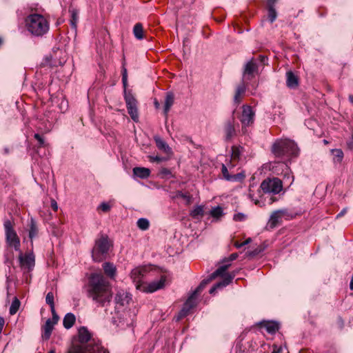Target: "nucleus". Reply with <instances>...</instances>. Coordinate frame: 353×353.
Segmentation results:
<instances>
[{
  "mask_svg": "<svg viewBox=\"0 0 353 353\" xmlns=\"http://www.w3.org/2000/svg\"><path fill=\"white\" fill-rule=\"evenodd\" d=\"M4 323H5V321H4L3 318L0 316V334L2 332L3 327L4 325Z\"/></svg>",
  "mask_w": 353,
  "mask_h": 353,
  "instance_id": "59",
  "label": "nucleus"
},
{
  "mask_svg": "<svg viewBox=\"0 0 353 353\" xmlns=\"http://www.w3.org/2000/svg\"><path fill=\"white\" fill-rule=\"evenodd\" d=\"M229 268V265H221L216 271L212 273V278H216L218 276H224L223 281L215 284L210 290V294H213L218 289H221L228 285L233 279L235 277L237 272H233L232 273H227L225 274L226 270Z\"/></svg>",
  "mask_w": 353,
  "mask_h": 353,
  "instance_id": "6",
  "label": "nucleus"
},
{
  "mask_svg": "<svg viewBox=\"0 0 353 353\" xmlns=\"http://www.w3.org/2000/svg\"><path fill=\"white\" fill-rule=\"evenodd\" d=\"M349 100L352 103H353V96L352 95H350L349 96Z\"/></svg>",
  "mask_w": 353,
  "mask_h": 353,
  "instance_id": "64",
  "label": "nucleus"
},
{
  "mask_svg": "<svg viewBox=\"0 0 353 353\" xmlns=\"http://www.w3.org/2000/svg\"><path fill=\"white\" fill-rule=\"evenodd\" d=\"M225 140H230L236 134L234 125L231 121H228L224 128Z\"/></svg>",
  "mask_w": 353,
  "mask_h": 353,
  "instance_id": "25",
  "label": "nucleus"
},
{
  "mask_svg": "<svg viewBox=\"0 0 353 353\" xmlns=\"http://www.w3.org/2000/svg\"><path fill=\"white\" fill-rule=\"evenodd\" d=\"M134 37L138 40L145 39L148 42L150 41V37L147 36L141 23H137L134 26Z\"/></svg>",
  "mask_w": 353,
  "mask_h": 353,
  "instance_id": "19",
  "label": "nucleus"
},
{
  "mask_svg": "<svg viewBox=\"0 0 353 353\" xmlns=\"http://www.w3.org/2000/svg\"><path fill=\"white\" fill-rule=\"evenodd\" d=\"M333 159L334 162L340 163L343 158V152L341 149L332 150Z\"/></svg>",
  "mask_w": 353,
  "mask_h": 353,
  "instance_id": "38",
  "label": "nucleus"
},
{
  "mask_svg": "<svg viewBox=\"0 0 353 353\" xmlns=\"http://www.w3.org/2000/svg\"><path fill=\"white\" fill-rule=\"evenodd\" d=\"M244 150L241 146H233L232 148L231 157L233 160H239L241 158Z\"/></svg>",
  "mask_w": 353,
  "mask_h": 353,
  "instance_id": "32",
  "label": "nucleus"
},
{
  "mask_svg": "<svg viewBox=\"0 0 353 353\" xmlns=\"http://www.w3.org/2000/svg\"><path fill=\"white\" fill-rule=\"evenodd\" d=\"M154 105L155 108H157V109L159 108V107H160L159 103L156 99L154 101Z\"/></svg>",
  "mask_w": 353,
  "mask_h": 353,
  "instance_id": "61",
  "label": "nucleus"
},
{
  "mask_svg": "<svg viewBox=\"0 0 353 353\" xmlns=\"http://www.w3.org/2000/svg\"><path fill=\"white\" fill-rule=\"evenodd\" d=\"M19 306H20L19 300L17 297H14V299L12 301V304L10 307V314L11 315L15 314L17 312V311L19 310Z\"/></svg>",
  "mask_w": 353,
  "mask_h": 353,
  "instance_id": "39",
  "label": "nucleus"
},
{
  "mask_svg": "<svg viewBox=\"0 0 353 353\" xmlns=\"http://www.w3.org/2000/svg\"><path fill=\"white\" fill-rule=\"evenodd\" d=\"M122 83L123 86L124 97L127 104L128 112L130 116L132 118V95L130 91H127L128 85V74L127 70L123 65L122 68Z\"/></svg>",
  "mask_w": 353,
  "mask_h": 353,
  "instance_id": "12",
  "label": "nucleus"
},
{
  "mask_svg": "<svg viewBox=\"0 0 353 353\" xmlns=\"http://www.w3.org/2000/svg\"><path fill=\"white\" fill-rule=\"evenodd\" d=\"M91 334L88 329L81 327L79 330V339L81 345H72L68 353H108V351L101 346V345L90 341Z\"/></svg>",
  "mask_w": 353,
  "mask_h": 353,
  "instance_id": "2",
  "label": "nucleus"
},
{
  "mask_svg": "<svg viewBox=\"0 0 353 353\" xmlns=\"http://www.w3.org/2000/svg\"><path fill=\"white\" fill-rule=\"evenodd\" d=\"M103 268L105 274L110 279H114L116 276L117 269L113 263L105 262L103 264Z\"/></svg>",
  "mask_w": 353,
  "mask_h": 353,
  "instance_id": "26",
  "label": "nucleus"
},
{
  "mask_svg": "<svg viewBox=\"0 0 353 353\" xmlns=\"http://www.w3.org/2000/svg\"><path fill=\"white\" fill-rule=\"evenodd\" d=\"M246 215L243 213H236L234 214L233 219L236 221H243L246 219Z\"/></svg>",
  "mask_w": 353,
  "mask_h": 353,
  "instance_id": "47",
  "label": "nucleus"
},
{
  "mask_svg": "<svg viewBox=\"0 0 353 353\" xmlns=\"http://www.w3.org/2000/svg\"><path fill=\"white\" fill-rule=\"evenodd\" d=\"M250 241H251L250 238H248V239H246L244 242H243V246L250 243Z\"/></svg>",
  "mask_w": 353,
  "mask_h": 353,
  "instance_id": "62",
  "label": "nucleus"
},
{
  "mask_svg": "<svg viewBox=\"0 0 353 353\" xmlns=\"http://www.w3.org/2000/svg\"><path fill=\"white\" fill-rule=\"evenodd\" d=\"M261 188L265 193L276 194L282 191L283 183L278 178H268L261 183Z\"/></svg>",
  "mask_w": 353,
  "mask_h": 353,
  "instance_id": "10",
  "label": "nucleus"
},
{
  "mask_svg": "<svg viewBox=\"0 0 353 353\" xmlns=\"http://www.w3.org/2000/svg\"><path fill=\"white\" fill-rule=\"evenodd\" d=\"M198 294L199 293H196V291L192 292V294L189 296V298L184 303L186 307H188L190 310H192L194 307L196 306V298Z\"/></svg>",
  "mask_w": 353,
  "mask_h": 353,
  "instance_id": "34",
  "label": "nucleus"
},
{
  "mask_svg": "<svg viewBox=\"0 0 353 353\" xmlns=\"http://www.w3.org/2000/svg\"><path fill=\"white\" fill-rule=\"evenodd\" d=\"M258 324L270 334H274L279 329V323L274 321H262Z\"/></svg>",
  "mask_w": 353,
  "mask_h": 353,
  "instance_id": "17",
  "label": "nucleus"
},
{
  "mask_svg": "<svg viewBox=\"0 0 353 353\" xmlns=\"http://www.w3.org/2000/svg\"><path fill=\"white\" fill-rule=\"evenodd\" d=\"M122 159H123V168H124L125 170L126 171V172L130 174V171H131V163L130 161H128V159H125L124 157H122Z\"/></svg>",
  "mask_w": 353,
  "mask_h": 353,
  "instance_id": "46",
  "label": "nucleus"
},
{
  "mask_svg": "<svg viewBox=\"0 0 353 353\" xmlns=\"http://www.w3.org/2000/svg\"><path fill=\"white\" fill-rule=\"evenodd\" d=\"M3 227L6 243L8 246L12 247L16 251H20V239L14 229L12 222L8 219L5 220Z\"/></svg>",
  "mask_w": 353,
  "mask_h": 353,
  "instance_id": "9",
  "label": "nucleus"
},
{
  "mask_svg": "<svg viewBox=\"0 0 353 353\" xmlns=\"http://www.w3.org/2000/svg\"><path fill=\"white\" fill-rule=\"evenodd\" d=\"M221 172L223 178L228 181H241L245 178V174L242 172L230 174L228 168L225 164H222Z\"/></svg>",
  "mask_w": 353,
  "mask_h": 353,
  "instance_id": "14",
  "label": "nucleus"
},
{
  "mask_svg": "<svg viewBox=\"0 0 353 353\" xmlns=\"http://www.w3.org/2000/svg\"><path fill=\"white\" fill-rule=\"evenodd\" d=\"M286 84L290 88H295L298 86V78L292 71L286 72Z\"/></svg>",
  "mask_w": 353,
  "mask_h": 353,
  "instance_id": "24",
  "label": "nucleus"
},
{
  "mask_svg": "<svg viewBox=\"0 0 353 353\" xmlns=\"http://www.w3.org/2000/svg\"><path fill=\"white\" fill-rule=\"evenodd\" d=\"M161 174L163 175H170L171 174L170 171L167 168H163L161 170Z\"/></svg>",
  "mask_w": 353,
  "mask_h": 353,
  "instance_id": "58",
  "label": "nucleus"
},
{
  "mask_svg": "<svg viewBox=\"0 0 353 353\" xmlns=\"http://www.w3.org/2000/svg\"><path fill=\"white\" fill-rule=\"evenodd\" d=\"M25 26L28 32L37 37H43L50 29L48 21L44 16L37 13L27 16L25 19Z\"/></svg>",
  "mask_w": 353,
  "mask_h": 353,
  "instance_id": "3",
  "label": "nucleus"
},
{
  "mask_svg": "<svg viewBox=\"0 0 353 353\" xmlns=\"http://www.w3.org/2000/svg\"><path fill=\"white\" fill-rule=\"evenodd\" d=\"M255 112L250 105H243L242 107V113L240 117V121L242 124V131L246 132L245 128L251 125L254 121Z\"/></svg>",
  "mask_w": 353,
  "mask_h": 353,
  "instance_id": "11",
  "label": "nucleus"
},
{
  "mask_svg": "<svg viewBox=\"0 0 353 353\" xmlns=\"http://www.w3.org/2000/svg\"><path fill=\"white\" fill-rule=\"evenodd\" d=\"M34 138L39 141L40 145H44V140L39 134H35Z\"/></svg>",
  "mask_w": 353,
  "mask_h": 353,
  "instance_id": "52",
  "label": "nucleus"
},
{
  "mask_svg": "<svg viewBox=\"0 0 353 353\" xmlns=\"http://www.w3.org/2000/svg\"><path fill=\"white\" fill-rule=\"evenodd\" d=\"M213 279H214V278H212V274H210L208 279H203L194 290L196 291V293H200L205 288L206 285H208Z\"/></svg>",
  "mask_w": 353,
  "mask_h": 353,
  "instance_id": "40",
  "label": "nucleus"
},
{
  "mask_svg": "<svg viewBox=\"0 0 353 353\" xmlns=\"http://www.w3.org/2000/svg\"><path fill=\"white\" fill-rule=\"evenodd\" d=\"M46 303L48 304L50 307V310H53V307H54V294L52 292H50L47 294L46 297Z\"/></svg>",
  "mask_w": 353,
  "mask_h": 353,
  "instance_id": "43",
  "label": "nucleus"
},
{
  "mask_svg": "<svg viewBox=\"0 0 353 353\" xmlns=\"http://www.w3.org/2000/svg\"><path fill=\"white\" fill-rule=\"evenodd\" d=\"M277 0H267L268 8H274Z\"/></svg>",
  "mask_w": 353,
  "mask_h": 353,
  "instance_id": "53",
  "label": "nucleus"
},
{
  "mask_svg": "<svg viewBox=\"0 0 353 353\" xmlns=\"http://www.w3.org/2000/svg\"><path fill=\"white\" fill-rule=\"evenodd\" d=\"M174 101V96L172 92H168L165 96V103H164V114L167 115L168 112L170 111V108L173 105Z\"/></svg>",
  "mask_w": 353,
  "mask_h": 353,
  "instance_id": "27",
  "label": "nucleus"
},
{
  "mask_svg": "<svg viewBox=\"0 0 353 353\" xmlns=\"http://www.w3.org/2000/svg\"><path fill=\"white\" fill-rule=\"evenodd\" d=\"M149 159L151 162H161L167 160L166 158L159 156H150Z\"/></svg>",
  "mask_w": 353,
  "mask_h": 353,
  "instance_id": "48",
  "label": "nucleus"
},
{
  "mask_svg": "<svg viewBox=\"0 0 353 353\" xmlns=\"http://www.w3.org/2000/svg\"><path fill=\"white\" fill-rule=\"evenodd\" d=\"M190 310H191L188 307H186V305L183 304V306L181 308V310L179 311L178 314L174 317L175 321H179L181 319L188 316Z\"/></svg>",
  "mask_w": 353,
  "mask_h": 353,
  "instance_id": "36",
  "label": "nucleus"
},
{
  "mask_svg": "<svg viewBox=\"0 0 353 353\" xmlns=\"http://www.w3.org/2000/svg\"><path fill=\"white\" fill-rule=\"evenodd\" d=\"M258 66L253 59L250 60L246 63L244 67L243 79H251L254 77V72H256Z\"/></svg>",
  "mask_w": 353,
  "mask_h": 353,
  "instance_id": "13",
  "label": "nucleus"
},
{
  "mask_svg": "<svg viewBox=\"0 0 353 353\" xmlns=\"http://www.w3.org/2000/svg\"><path fill=\"white\" fill-rule=\"evenodd\" d=\"M286 350L285 347L283 346H277L274 345L273 346L272 353H283V350Z\"/></svg>",
  "mask_w": 353,
  "mask_h": 353,
  "instance_id": "50",
  "label": "nucleus"
},
{
  "mask_svg": "<svg viewBox=\"0 0 353 353\" xmlns=\"http://www.w3.org/2000/svg\"><path fill=\"white\" fill-rule=\"evenodd\" d=\"M168 283V277L165 275H162L159 279L155 280L149 283L137 282L136 285L137 290L145 293H153L157 290H161L165 288Z\"/></svg>",
  "mask_w": 353,
  "mask_h": 353,
  "instance_id": "8",
  "label": "nucleus"
},
{
  "mask_svg": "<svg viewBox=\"0 0 353 353\" xmlns=\"http://www.w3.org/2000/svg\"><path fill=\"white\" fill-rule=\"evenodd\" d=\"M268 20L270 23H273L277 17V12L275 8H268Z\"/></svg>",
  "mask_w": 353,
  "mask_h": 353,
  "instance_id": "42",
  "label": "nucleus"
},
{
  "mask_svg": "<svg viewBox=\"0 0 353 353\" xmlns=\"http://www.w3.org/2000/svg\"><path fill=\"white\" fill-rule=\"evenodd\" d=\"M38 228L37 223L33 218L30 219V230H29V238L32 240L37 236Z\"/></svg>",
  "mask_w": 353,
  "mask_h": 353,
  "instance_id": "31",
  "label": "nucleus"
},
{
  "mask_svg": "<svg viewBox=\"0 0 353 353\" xmlns=\"http://www.w3.org/2000/svg\"><path fill=\"white\" fill-rule=\"evenodd\" d=\"M238 256L239 255L237 253H232V254L230 255V256L228 258H225L223 260V263L231 262L232 261H234L237 259Z\"/></svg>",
  "mask_w": 353,
  "mask_h": 353,
  "instance_id": "49",
  "label": "nucleus"
},
{
  "mask_svg": "<svg viewBox=\"0 0 353 353\" xmlns=\"http://www.w3.org/2000/svg\"><path fill=\"white\" fill-rule=\"evenodd\" d=\"M272 152L278 157H296L299 154V148L293 141L282 139H278L274 143Z\"/></svg>",
  "mask_w": 353,
  "mask_h": 353,
  "instance_id": "4",
  "label": "nucleus"
},
{
  "mask_svg": "<svg viewBox=\"0 0 353 353\" xmlns=\"http://www.w3.org/2000/svg\"><path fill=\"white\" fill-rule=\"evenodd\" d=\"M234 245L236 248H241V247L243 246V243H240L236 242V243H235Z\"/></svg>",
  "mask_w": 353,
  "mask_h": 353,
  "instance_id": "60",
  "label": "nucleus"
},
{
  "mask_svg": "<svg viewBox=\"0 0 353 353\" xmlns=\"http://www.w3.org/2000/svg\"><path fill=\"white\" fill-rule=\"evenodd\" d=\"M51 312H52V318L50 319L53 321L54 323L57 324L59 321V316L57 315V314L55 312L54 307H53V310H51Z\"/></svg>",
  "mask_w": 353,
  "mask_h": 353,
  "instance_id": "51",
  "label": "nucleus"
},
{
  "mask_svg": "<svg viewBox=\"0 0 353 353\" xmlns=\"http://www.w3.org/2000/svg\"><path fill=\"white\" fill-rule=\"evenodd\" d=\"M246 85L244 83L239 85L236 89L235 94L234 96V103L239 105L245 93Z\"/></svg>",
  "mask_w": 353,
  "mask_h": 353,
  "instance_id": "20",
  "label": "nucleus"
},
{
  "mask_svg": "<svg viewBox=\"0 0 353 353\" xmlns=\"http://www.w3.org/2000/svg\"><path fill=\"white\" fill-rule=\"evenodd\" d=\"M88 296L95 303L103 305L111 299L110 287L104 276L99 273L91 274L86 285Z\"/></svg>",
  "mask_w": 353,
  "mask_h": 353,
  "instance_id": "1",
  "label": "nucleus"
},
{
  "mask_svg": "<svg viewBox=\"0 0 353 353\" xmlns=\"http://www.w3.org/2000/svg\"><path fill=\"white\" fill-rule=\"evenodd\" d=\"M110 248V243L105 235H101L96 240L95 245L92 250V257L96 262H100L105 259Z\"/></svg>",
  "mask_w": 353,
  "mask_h": 353,
  "instance_id": "5",
  "label": "nucleus"
},
{
  "mask_svg": "<svg viewBox=\"0 0 353 353\" xmlns=\"http://www.w3.org/2000/svg\"><path fill=\"white\" fill-rule=\"evenodd\" d=\"M150 174V170L146 168L137 167L134 168V176L141 179H146Z\"/></svg>",
  "mask_w": 353,
  "mask_h": 353,
  "instance_id": "28",
  "label": "nucleus"
},
{
  "mask_svg": "<svg viewBox=\"0 0 353 353\" xmlns=\"http://www.w3.org/2000/svg\"><path fill=\"white\" fill-rule=\"evenodd\" d=\"M51 207L54 211H57L58 210L57 203L54 199L51 201Z\"/></svg>",
  "mask_w": 353,
  "mask_h": 353,
  "instance_id": "57",
  "label": "nucleus"
},
{
  "mask_svg": "<svg viewBox=\"0 0 353 353\" xmlns=\"http://www.w3.org/2000/svg\"><path fill=\"white\" fill-rule=\"evenodd\" d=\"M203 208L201 205L196 206L190 212V215L194 219H197L199 216H202L203 215Z\"/></svg>",
  "mask_w": 353,
  "mask_h": 353,
  "instance_id": "37",
  "label": "nucleus"
},
{
  "mask_svg": "<svg viewBox=\"0 0 353 353\" xmlns=\"http://www.w3.org/2000/svg\"><path fill=\"white\" fill-rule=\"evenodd\" d=\"M210 214L216 221L219 220L224 214L223 209L220 206L212 208L210 212Z\"/></svg>",
  "mask_w": 353,
  "mask_h": 353,
  "instance_id": "33",
  "label": "nucleus"
},
{
  "mask_svg": "<svg viewBox=\"0 0 353 353\" xmlns=\"http://www.w3.org/2000/svg\"><path fill=\"white\" fill-rule=\"evenodd\" d=\"M139 121V115H138V113H137V108L135 107V105H134V123H137Z\"/></svg>",
  "mask_w": 353,
  "mask_h": 353,
  "instance_id": "56",
  "label": "nucleus"
},
{
  "mask_svg": "<svg viewBox=\"0 0 353 353\" xmlns=\"http://www.w3.org/2000/svg\"><path fill=\"white\" fill-rule=\"evenodd\" d=\"M19 252V255L18 260L19 266L26 276V279L28 280V276H30V274L33 270L35 265V256L32 251L26 253L21 252V250Z\"/></svg>",
  "mask_w": 353,
  "mask_h": 353,
  "instance_id": "7",
  "label": "nucleus"
},
{
  "mask_svg": "<svg viewBox=\"0 0 353 353\" xmlns=\"http://www.w3.org/2000/svg\"><path fill=\"white\" fill-rule=\"evenodd\" d=\"M69 12L70 14V26L73 29L76 30L79 21V12L74 8H70Z\"/></svg>",
  "mask_w": 353,
  "mask_h": 353,
  "instance_id": "30",
  "label": "nucleus"
},
{
  "mask_svg": "<svg viewBox=\"0 0 353 353\" xmlns=\"http://www.w3.org/2000/svg\"><path fill=\"white\" fill-rule=\"evenodd\" d=\"M176 196L177 198H181L186 201L187 203H190L191 201V196L185 193H183L181 191L176 192Z\"/></svg>",
  "mask_w": 353,
  "mask_h": 353,
  "instance_id": "45",
  "label": "nucleus"
},
{
  "mask_svg": "<svg viewBox=\"0 0 353 353\" xmlns=\"http://www.w3.org/2000/svg\"><path fill=\"white\" fill-rule=\"evenodd\" d=\"M157 147L168 154H172V149L168 144L160 137L156 136L154 138Z\"/></svg>",
  "mask_w": 353,
  "mask_h": 353,
  "instance_id": "21",
  "label": "nucleus"
},
{
  "mask_svg": "<svg viewBox=\"0 0 353 353\" xmlns=\"http://www.w3.org/2000/svg\"><path fill=\"white\" fill-rule=\"evenodd\" d=\"M137 225L140 230L145 231L148 230L150 227V221L146 218H140L137 221Z\"/></svg>",
  "mask_w": 353,
  "mask_h": 353,
  "instance_id": "35",
  "label": "nucleus"
},
{
  "mask_svg": "<svg viewBox=\"0 0 353 353\" xmlns=\"http://www.w3.org/2000/svg\"><path fill=\"white\" fill-rule=\"evenodd\" d=\"M347 145L349 149L353 150V135L347 141Z\"/></svg>",
  "mask_w": 353,
  "mask_h": 353,
  "instance_id": "54",
  "label": "nucleus"
},
{
  "mask_svg": "<svg viewBox=\"0 0 353 353\" xmlns=\"http://www.w3.org/2000/svg\"><path fill=\"white\" fill-rule=\"evenodd\" d=\"M287 213L286 210H278L272 213L268 224L271 228H275L281 221L282 216Z\"/></svg>",
  "mask_w": 353,
  "mask_h": 353,
  "instance_id": "15",
  "label": "nucleus"
},
{
  "mask_svg": "<svg viewBox=\"0 0 353 353\" xmlns=\"http://www.w3.org/2000/svg\"><path fill=\"white\" fill-rule=\"evenodd\" d=\"M153 267L151 265H145L139 266L134 269V280L137 278L143 277L148 274H150L153 270Z\"/></svg>",
  "mask_w": 353,
  "mask_h": 353,
  "instance_id": "18",
  "label": "nucleus"
},
{
  "mask_svg": "<svg viewBox=\"0 0 353 353\" xmlns=\"http://www.w3.org/2000/svg\"><path fill=\"white\" fill-rule=\"evenodd\" d=\"M347 212V208H344L337 215L336 219H339L345 215Z\"/></svg>",
  "mask_w": 353,
  "mask_h": 353,
  "instance_id": "55",
  "label": "nucleus"
},
{
  "mask_svg": "<svg viewBox=\"0 0 353 353\" xmlns=\"http://www.w3.org/2000/svg\"><path fill=\"white\" fill-rule=\"evenodd\" d=\"M276 167H280L282 169L281 174H283L284 180L288 181V183L291 185L293 182L294 177L290 172L288 165L285 163L279 162L277 163ZM274 172L277 174H280V173L276 170H274Z\"/></svg>",
  "mask_w": 353,
  "mask_h": 353,
  "instance_id": "16",
  "label": "nucleus"
},
{
  "mask_svg": "<svg viewBox=\"0 0 353 353\" xmlns=\"http://www.w3.org/2000/svg\"><path fill=\"white\" fill-rule=\"evenodd\" d=\"M350 290H353V276H352L350 283Z\"/></svg>",
  "mask_w": 353,
  "mask_h": 353,
  "instance_id": "63",
  "label": "nucleus"
},
{
  "mask_svg": "<svg viewBox=\"0 0 353 353\" xmlns=\"http://www.w3.org/2000/svg\"><path fill=\"white\" fill-rule=\"evenodd\" d=\"M75 316L72 313H68L63 318V324L65 328H71L75 323Z\"/></svg>",
  "mask_w": 353,
  "mask_h": 353,
  "instance_id": "29",
  "label": "nucleus"
},
{
  "mask_svg": "<svg viewBox=\"0 0 353 353\" xmlns=\"http://www.w3.org/2000/svg\"><path fill=\"white\" fill-rule=\"evenodd\" d=\"M264 249H265L264 247H263L262 245H259L256 248H255L254 250L248 252L247 253V255L249 256H255L257 254H259V253H261V252H263L264 250Z\"/></svg>",
  "mask_w": 353,
  "mask_h": 353,
  "instance_id": "44",
  "label": "nucleus"
},
{
  "mask_svg": "<svg viewBox=\"0 0 353 353\" xmlns=\"http://www.w3.org/2000/svg\"><path fill=\"white\" fill-rule=\"evenodd\" d=\"M130 299L131 298L130 293L124 291L119 292L115 297V301L117 303H119L121 305H125V304H128Z\"/></svg>",
  "mask_w": 353,
  "mask_h": 353,
  "instance_id": "23",
  "label": "nucleus"
},
{
  "mask_svg": "<svg viewBox=\"0 0 353 353\" xmlns=\"http://www.w3.org/2000/svg\"><path fill=\"white\" fill-rule=\"evenodd\" d=\"M112 207L110 202H103L97 208L98 212H108Z\"/></svg>",
  "mask_w": 353,
  "mask_h": 353,
  "instance_id": "41",
  "label": "nucleus"
},
{
  "mask_svg": "<svg viewBox=\"0 0 353 353\" xmlns=\"http://www.w3.org/2000/svg\"><path fill=\"white\" fill-rule=\"evenodd\" d=\"M55 324L56 323H54L50 319H48L46 321L45 325L43 327V332L42 337L43 339L48 340L50 339Z\"/></svg>",
  "mask_w": 353,
  "mask_h": 353,
  "instance_id": "22",
  "label": "nucleus"
}]
</instances>
